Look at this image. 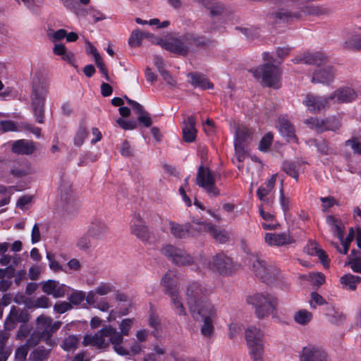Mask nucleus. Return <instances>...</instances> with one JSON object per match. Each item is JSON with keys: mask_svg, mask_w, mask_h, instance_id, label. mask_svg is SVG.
Segmentation results:
<instances>
[{"mask_svg": "<svg viewBox=\"0 0 361 361\" xmlns=\"http://www.w3.org/2000/svg\"><path fill=\"white\" fill-rule=\"evenodd\" d=\"M247 343H263L264 334L256 326L248 327L245 332Z\"/></svg>", "mask_w": 361, "mask_h": 361, "instance_id": "4c0bfd02", "label": "nucleus"}, {"mask_svg": "<svg viewBox=\"0 0 361 361\" xmlns=\"http://www.w3.org/2000/svg\"><path fill=\"white\" fill-rule=\"evenodd\" d=\"M51 348L50 347L49 349H47L44 346H39L30 353L29 358L32 361H47Z\"/></svg>", "mask_w": 361, "mask_h": 361, "instance_id": "79ce46f5", "label": "nucleus"}, {"mask_svg": "<svg viewBox=\"0 0 361 361\" xmlns=\"http://www.w3.org/2000/svg\"><path fill=\"white\" fill-rule=\"evenodd\" d=\"M106 339L113 346L117 344H121L123 341V336L111 326H107L104 328Z\"/></svg>", "mask_w": 361, "mask_h": 361, "instance_id": "c9c22d12", "label": "nucleus"}, {"mask_svg": "<svg viewBox=\"0 0 361 361\" xmlns=\"http://www.w3.org/2000/svg\"><path fill=\"white\" fill-rule=\"evenodd\" d=\"M300 361H316V348L314 346L303 348Z\"/></svg>", "mask_w": 361, "mask_h": 361, "instance_id": "09e8293b", "label": "nucleus"}, {"mask_svg": "<svg viewBox=\"0 0 361 361\" xmlns=\"http://www.w3.org/2000/svg\"><path fill=\"white\" fill-rule=\"evenodd\" d=\"M215 182V176L212 171L207 167L200 166L196 176V184L202 188L209 195L216 197L219 195V190Z\"/></svg>", "mask_w": 361, "mask_h": 361, "instance_id": "f8f14e48", "label": "nucleus"}, {"mask_svg": "<svg viewBox=\"0 0 361 361\" xmlns=\"http://www.w3.org/2000/svg\"><path fill=\"white\" fill-rule=\"evenodd\" d=\"M209 230V234L212 238L220 243H225L229 239V235L225 230H219L214 226H205L204 228Z\"/></svg>", "mask_w": 361, "mask_h": 361, "instance_id": "37998d69", "label": "nucleus"}, {"mask_svg": "<svg viewBox=\"0 0 361 361\" xmlns=\"http://www.w3.org/2000/svg\"><path fill=\"white\" fill-rule=\"evenodd\" d=\"M253 132L243 125H238L235 128L234 147L235 155L239 161L245 158L247 152V145L252 140Z\"/></svg>", "mask_w": 361, "mask_h": 361, "instance_id": "9b49d317", "label": "nucleus"}, {"mask_svg": "<svg viewBox=\"0 0 361 361\" xmlns=\"http://www.w3.org/2000/svg\"><path fill=\"white\" fill-rule=\"evenodd\" d=\"M133 319H124L121 321L119 324L120 333L122 335L128 336L129 334L130 330L133 326Z\"/></svg>", "mask_w": 361, "mask_h": 361, "instance_id": "6e6d98bb", "label": "nucleus"}, {"mask_svg": "<svg viewBox=\"0 0 361 361\" xmlns=\"http://www.w3.org/2000/svg\"><path fill=\"white\" fill-rule=\"evenodd\" d=\"M87 135V129L85 128V127L80 126L74 137V145L77 147H80L83 144Z\"/></svg>", "mask_w": 361, "mask_h": 361, "instance_id": "603ef678", "label": "nucleus"}, {"mask_svg": "<svg viewBox=\"0 0 361 361\" xmlns=\"http://www.w3.org/2000/svg\"><path fill=\"white\" fill-rule=\"evenodd\" d=\"M191 228L190 223L180 224L171 220L168 221L169 233L175 239L182 240L193 235Z\"/></svg>", "mask_w": 361, "mask_h": 361, "instance_id": "4468645a", "label": "nucleus"}, {"mask_svg": "<svg viewBox=\"0 0 361 361\" xmlns=\"http://www.w3.org/2000/svg\"><path fill=\"white\" fill-rule=\"evenodd\" d=\"M280 205L283 211L284 214H286L290 208V200L288 197H286L283 193V190L281 188L280 190Z\"/></svg>", "mask_w": 361, "mask_h": 361, "instance_id": "bf43d9fd", "label": "nucleus"}, {"mask_svg": "<svg viewBox=\"0 0 361 361\" xmlns=\"http://www.w3.org/2000/svg\"><path fill=\"white\" fill-rule=\"evenodd\" d=\"M345 146L350 147L354 154H361V142L357 137H353L345 142Z\"/></svg>", "mask_w": 361, "mask_h": 361, "instance_id": "5fc2aeb1", "label": "nucleus"}, {"mask_svg": "<svg viewBox=\"0 0 361 361\" xmlns=\"http://www.w3.org/2000/svg\"><path fill=\"white\" fill-rule=\"evenodd\" d=\"M51 303L49 299L46 296H41L32 302V306L35 308H48Z\"/></svg>", "mask_w": 361, "mask_h": 361, "instance_id": "680f3d73", "label": "nucleus"}, {"mask_svg": "<svg viewBox=\"0 0 361 361\" xmlns=\"http://www.w3.org/2000/svg\"><path fill=\"white\" fill-rule=\"evenodd\" d=\"M78 344V338L73 335H71L64 339L61 348L66 351H71L77 348Z\"/></svg>", "mask_w": 361, "mask_h": 361, "instance_id": "8fccbe9b", "label": "nucleus"}, {"mask_svg": "<svg viewBox=\"0 0 361 361\" xmlns=\"http://www.w3.org/2000/svg\"><path fill=\"white\" fill-rule=\"evenodd\" d=\"M161 253L172 264L178 267L193 264L194 257L184 249L172 244L164 245L161 249Z\"/></svg>", "mask_w": 361, "mask_h": 361, "instance_id": "9d476101", "label": "nucleus"}, {"mask_svg": "<svg viewBox=\"0 0 361 361\" xmlns=\"http://www.w3.org/2000/svg\"><path fill=\"white\" fill-rule=\"evenodd\" d=\"M28 349L29 348L25 345L18 347L15 352L16 361H25L28 353Z\"/></svg>", "mask_w": 361, "mask_h": 361, "instance_id": "052dcab7", "label": "nucleus"}, {"mask_svg": "<svg viewBox=\"0 0 361 361\" xmlns=\"http://www.w3.org/2000/svg\"><path fill=\"white\" fill-rule=\"evenodd\" d=\"M272 140L273 135L271 133H268L260 140L259 149L261 151H267L270 147Z\"/></svg>", "mask_w": 361, "mask_h": 361, "instance_id": "13d9d810", "label": "nucleus"}, {"mask_svg": "<svg viewBox=\"0 0 361 361\" xmlns=\"http://www.w3.org/2000/svg\"><path fill=\"white\" fill-rule=\"evenodd\" d=\"M354 272L361 273V258L360 257H349L347 262Z\"/></svg>", "mask_w": 361, "mask_h": 361, "instance_id": "0e129e2a", "label": "nucleus"}, {"mask_svg": "<svg viewBox=\"0 0 361 361\" xmlns=\"http://www.w3.org/2000/svg\"><path fill=\"white\" fill-rule=\"evenodd\" d=\"M71 309V304L66 301L56 303L54 306V310L59 314H63Z\"/></svg>", "mask_w": 361, "mask_h": 361, "instance_id": "69168bd1", "label": "nucleus"}, {"mask_svg": "<svg viewBox=\"0 0 361 361\" xmlns=\"http://www.w3.org/2000/svg\"><path fill=\"white\" fill-rule=\"evenodd\" d=\"M36 149L35 143L29 140H18L12 145V152L18 154H32Z\"/></svg>", "mask_w": 361, "mask_h": 361, "instance_id": "b1692460", "label": "nucleus"}, {"mask_svg": "<svg viewBox=\"0 0 361 361\" xmlns=\"http://www.w3.org/2000/svg\"><path fill=\"white\" fill-rule=\"evenodd\" d=\"M61 324L62 322L59 321L53 322L51 317L39 315L36 319V329L31 331L24 345L28 348H32L43 341L48 346L54 348L57 343L56 340L52 338V335L59 330Z\"/></svg>", "mask_w": 361, "mask_h": 361, "instance_id": "f257e3e1", "label": "nucleus"}, {"mask_svg": "<svg viewBox=\"0 0 361 361\" xmlns=\"http://www.w3.org/2000/svg\"><path fill=\"white\" fill-rule=\"evenodd\" d=\"M293 318L296 324L305 326L312 320L313 314L307 310L301 309L294 313Z\"/></svg>", "mask_w": 361, "mask_h": 361, "instance_id": "ea45409f", "label": "nucleus"}, {"mask_svg": "<svg viewBox=\"0 0 361 361\" xmlns=\"http://www.w3.org/2000/svg\"><path fill=\"white\" fill-rule=\"evenodd\" d=\"M252 271L256 276L267 283H271L279 276V269L273 264H268L257 255H251Z\"/></svg>", "mask_w": 361, "mask_h": 361, "instance_id": "6e6552de", "label": "nucleus"}, {"mask_svg": "<svg viewBox=\"0 0 361 361\" xmlns=\"http://www.w3.org/2000/svg\"><path fill=\"white\" fill-rule=\"evenodd\" d=\"M265 243L269 246H283L294 243L288 233H267L264 236Z\"/></svg>", "mask_w": 361, "mask_h": 361, "instance_id": "a211bd4d", "label": "nucleus"}, {"mask_svg": "<svg viewBox=\"0 0 361 361\" xmlns=\"http://www.w3.org/2000/svg\"><path fill=\"white\" fill-rule=\"evenodd\" d=\"M327 225L330 227L334 234L339 239H343L345 231V225L341 219L334 215H328L326 218Z\"/></svg>", "mask_w": 361, "mask_h": 361, "instance_id": "c85d7f7f", "label": "nucleus"}, {"mask_svg": "<svg viewBox=\"0 0 361 361\" xmlns=\"http://www.w3.org/2000/svg\"><path fill=\"white\" fill-rule=\"evenodd\" d=\"M292 61L294 63L312 65L315 63L316 56L312 53L304 52L295 56Z\"/></svg>", "mask_w": 361, "mask_h": 361, "instance_id": "c03bdc74", "label": "nucleus"}, {"mask_svg": "<svg viewBox=\"0 0 361 361\" xmlns=\"http://www.w3.org/2000/svg\"><path fill=\"white\" fill-rule=\"evenodd\" d=\"M49 83L38 80L32 85L31 93V106L36 121L39 123L44 122L45 100L49 93Z\"/></svg>", "mask_w": 361, "mask_h": 361, "instance_id": "f03ea898", "label": "nucleus"}, {"mask_svg": "<svg viewBox=\"0 0 361 361\" xmlns=\"http://www.w3.org/2000/svg\"><path fill=\"white\" fill-rule=\"evenodd\" d=\"M27 321V315L13 306L6 318L4 326L6 330L10 331L15 327L16 322L25 323Z\"/></svg>", "mask_w": 361, "mask_h": 361, "instance_id": "5701e85b", "label": "nucleus"}, {"mask_svg": "<svg viewBox=\"0 0 361 361\" xmlns=\"http://www.w3.org/2000/svg\"><path fill=\"white\" fill-rule=\"evenodd\" d=\"M343 46L348 50L361 51V32L357 30H348Z\"/></svg>", "mask_w": 361, "mask_h": 361, "instance_id": "aec40b11", "label": "nucleus"}, {"mask_svg": "<svg viewBox=\"0 0 361 361\" xmlns=\"http://www.w3.org/2000/svg\"><path fill=\"white\" fill-rule=\"evenodd\" d=\"M72 293L68 295V299L71 305H78L85 300V293L82 290H73L71 288Z\"/></svg>", "mask_w": 361, "mask_h": 361, "instance_id": "49530a36", "label": "nucleus"}, {"mask_svg": "<svg viewBox=\"0 0 361 361\" xmlns=\"http://www.w3.org/2000/svg\"><path fill=\"white\" fill-rule=\"evenodd\" d=\"M257 80L269 87L278 89L281 87V71L280 68L270 63H264L251 71Z\"/></svg>", "mask_w": 361, "mask_h": 361, "instance_id": "39448f33", "label": "nucleus"}, {"mask_svg": "<svg viewBox=\"0 0 361 361\" xmlns=\"http://www.w3.org/2000/svg\"><path fill=\"white\" fill-rule=\"evenodd\" d=\"M209 290L202 284L193 281L190 283L185 290V300L190 312H197L203 309L206 304H212L207 296Z\"/></svg>", "mask_w": 361, "mask_h": 361, "instance_id": "7ed1b4c3", "label": "nucleus"}, {"mask_svg": "<svg viewBox=\"0 0 361 361\" xmlns=\"http://www.w3.org/2000/svg\"><path fill=\"white\" fill-rule=\"evenodd\" d=\"M205 6L209 10L212 16H219L224 10L222 4L213 1H207Z\"/></svg>", "mask_w": 361, "mask_h": 361, "instance_id": "3c124183", "label": "nucleus"}, {"mask_svg": "<svg viewBox=\"0 0 361 361\" xmlns=\"http://www.w3.org/2000/svg\"><path fill=\"white\" fill-rule=\"evenodd\" d=\"M336 103L334 99L331 98V95L329 97H321L317 99V111L324 110L329 108L331 103Z\"/></svg>", "mask_w": 361, "mask_h": 361, "instance_id": "4d7b16f0", "label": "nucleus"}, {"mask_svg": "<svg viewBox=\"0 0 361 361\" xmlns=\"http://www.w3.org/2000/svg\"><path fill=\"white\" fill-rule=\"evenodd\" d=\"M98 295L104 296L116 290L115 286L109 282H102L95 288Z\"/></svg>", "mask_w": 361, "mask_h": 361, "instance_id": "de8ad7c7", "label": "nucleus"}, {"mask_svg": "<svg viewBox=\"0 0 361 361\" xmlns=\"http://www.w3.org/2000/svg\"><path fill=\"white\" fill-rule=\"evenodd\" d=\"M47 258L49 262V267L54 271H59L62 270L61 266L57 261L55 260V256L50 252H47Z\"/></svg>", "mask_w": 361, "mask_h": 361, "instance_id": "774afa93", "label": "nucleus"}, {"mask_svg": "<svg viewBox=\"0 0 361 361\" xmlns=\"http://www.w3.org/2000/svg\"><path fill=\"white\" fill-rule=\"evenodd\" d=\"M320 200L322 202V210L323 212L327 211L336 204L335 198L331 196L321 197Z\"/></svg>", "mask_w": 361, "mask_h": 361, "instance_id": "e2e57ef3", "label": "nucleus"}, {"mask_svg": "<svg viewBox=\"0 0 361 361\" xmlns=\"http://www.w3.org/2000/svg\"><path fill=\"white\" fill-rule=\"evenodd\" d=\"M153 35L149 32H142L139 29L134 30L129 39L128 44L131 47H137L141 45L142 40L144 38H152Z\"/></svg>", "mask_w": 361, "mask_h": 361, "instance_id": "58836bf2", "label": "nucleus"}, {"mask_svg": "<svg viewBox=\"0 0 361 361\" xmlns=\"http://www.w3.org/2000/svg\"><path fill=\"white\" fill-rule=\"evenodd\" d=\"M357 97V92L350 87L343 86L336 90L331 98L335 99L337 103H348L355 100Z\"/></svg>", "mask_w": 361, "mask_h": 361, "instance_id": "dca6fc26", "label": "nucleus"}, {"mask_svg": "<svg viewBox=\"0 0 361 361\" xmlns=\"http://www.w3.org/2000/svg\"><path fill=\"white\" fill-rule=\"evenodd\" d=\"M303 162L300 161H284L282 165L283 171L295 180H298L300 172L303 171Z\"/></svg>", "mask_w": 361, "mask_h": 361, "instance_id": "7c9ffc66", "label": "nucleus"}, {"mask_svg": "<svg viewBox=\"0 0 361 361\" xmlns=\"http://www.w3.org/2000/svg\"><path fill=\"white\" fill-rule=\"evenodd\" d=\"M247 301L255 307L258 318L262 319L272 314L277 305V299L270 293H256L247 298Z\"/></svg>", "mask_w": 361, "mask_h": 361, "instance_id": "423d86ee", "label": "nucleus"}, {"mask_svg": "<svg viewBox=\"0 0 361 361\" xmlns=\"http://www.w3.org/2000/svg\"><path fill=\"white\" fill-rule=\"evenodd\" d=\"M31 329L27 326L22 325L19 327L17 333H16V339L18 341H23L26 338H28L30 334Z\"/></svg>", "mask_w": 361, "mask_h": 361, "instance_id": "338daca9", "label": "nucleus"}, {"mask_svg": "<svg viewBox=\"0 0 361 361\" xmlns=\"http://www.w3.org/2000/svg\"><path fill=\"white\" fill-rule=\"evenodd\" d=\"M188 45L189 46L190 51H193L199 47L207 46L208 40L204 37L200 36L195 33H186L185 34Z\"/></svg>", "mask_w": 361, "mask_h": 361, "instance_id": "f704fd0d", "label": "nucleus"}, {"mask_svg": "<svg viewBox=\"0 0 361 361\" xmlns=\"http://www.w3.org/2000/svg\"><path fill=\"white\" fill-rule=\"evenodd\" d=\"M248 346L249 355L252 361H263L264 359V343H247Z\"/></svg>", "mask_w": 361, "mask_h": 361, "instance_id": "e433bc0d", "label": "nucleus"}, {"mask_svg": "<svg viewBox=\"0 0 361 361\" xmlns=\"http://www.w3.org/2000/svg\"><path fill=\"white\" fill-rule=\"evenodd\" d=\"M59 205L62 209L71 214L76 212L79 207V203L68 184L60 187Z\"/></svg>", "mask_w": 361, "mask_h": 361, "instance_id": "ddd939ff", "label": "nucleus"}, {"mask_svg": "<svg viewBox=\"0 0 361 361\" xmlns=\"http://www.w3.org/2000/svg\"><path fill=\"white\" fill-rule=\"evenodd\" d=\"M108 231V226L101 219H95L92 220L88 229L90 235L96 238H102Z\"/></svg>", "mask_w": 361, "mask_h": 361, "instance_id": "c756f323", "label": "nucleus"}, {"mask_svg": "<svg viewBox=\"0 0 361 361\" xmlns=\"http://www.w3.org/2000/svg\"><path fill=\"white\" fill-rule=\"evenodd\" d=\"M336 75V68L329 56L322 51L317 52V83L329 85Z\"/></svg>", "mask_w": 361, "mask_h": 361, "instance_id": "1a4fd4ad", "label": "nucleus"}, {"mask_svg": "<svg viewBox=\"0 0 361 361\" xmlns=\"http://www.w3.org/2000/svg\"><path fill=\"white\" fill-rule=\"evenodd\" d=\"M11 174L20 178L32 173V168L30 162L26 160H18L12 162L10 165Z\"/></svg>", "mask_w": 361, "mask_h": 361, "instance_id": "4be33fe9", "label": "nucleus"}, {"mask_svg": "<svg viewBox=\"0 0 361 361\" xmlns=\"http://www.w3.org/2000/svg\"><path fill=\"white\" fill-rule=\"evenodd\" d=\"M340 281L345 288L355 290L357 284L361 282V277L351 274H347L341 277Z\"/></svg>", "mask_w": 361, "mask_h": 361, "instance_id": "a19ab883", "label": "nucleus"}, {"mask_svg": "<svg viewBox=\"0 0 361 361\" xmlns=\"http://www.w3.org/2000/svg\"><path fill=\"white\" fill-rule=\"evenodd\" d=\"M42 289L44 293L58 298L65 296L71 288L65 284L60 283L57 281L48 280L42 283Z\"/></svg>", "mask_w": 361, "mask_h": 361, "instance_id": "2eb2a0df", "label": "nucleus"}, {"mask_svg": "<svg viewBox=\"0 0 361 361\" xmlns=\"http://www.w3.org/2000/svg\"><path fill=\"white\" fill-rule=\"evenodd\" d=\"M82 344L85 346L92 345L100 349L108 348L109 341L106 339L104 328L94 335L88 334L85 336L82 341Z\"/></svg>", "mask_w": 361, "mask_h": 361, "instance_id": "6ab92c4d", "label": "nucleus"}, {"mask_svg": "<svg viewBox=\"0 0 361 361\" xmlns=\"http://www.w3.org/2000/svg\"><path fill=\"white\" fill-rule=\"evenodd\" d=\"M214 267L221 274H227L232 268V261L224 253H218L214 257Z\"/></svg>", "mask_w": 361, "mask_h": 361, "instance_id": "a878e982", "label": "nucleus"}, {"mask_svg": "<svg viewBox=\"0 0 361 361\" xmlns=\"http://www.w3.org/2000/svg\"><path fill=\"white\" fill-rule=\"evenodd\" d=\"M341 127V116L340 115L322 119L317 121V132L326 130L335 131Z\"/></svg>", "mask_w": 361, "mask_h": 361, "instance_id": "bb28decb", "label": "nucleus"}, {"mask_svg": "<svg viewBox=\"0 0 361 361\" xmlns=\"http://www.w3.org/2000/svg\"><path fill=\"white\" fill-rule=\"evenodd\" d=\"M131 233L142 241L149 238V232L140 215H135L130 225Z\"/></svg>", "mask_w": 361, "mask_h": 361, "instance_id": "412c9836", "label": "nucleus"}, {"mask_svg": "<svg viewBox=\"0 0 361 361\" xmlns=\"http://www.w3.org/2000/svg\"><path fill=\"white\" fill-rule=\"evenodd\" d=\"M183 140L187 142H192L196 137L195 119L194 116H188L183 123Z\"/></svg>", "mask_w": 361, "mask_h": 361, "instance_id": "cd10ccee", "label": "nucleus"}, {"mask_svg": "<svg viewBox=\"0 0 361 361\" xmlns=\"http://www.w3.org/2000/svg\"><path fill=\"white\" fill-rule=\"evenodd\" d=\"M302 104L307 108V111L314 112L316 109V97L313 94H306Z\"/></svg>", "mask_w": 361, "mask_h": 361, "instance_id": "864d4df0", "label": "nucleus"}, {"mask_svg": "<svg viewBox=\"0 0 361 361\" xmlns=\"http://www.w3.org/2000/svg\"><path fill=\"white\" fill-rule=\"evenodd\" d=\"M161 284L164 287L165 293L167 295L172 293V292L178 291L176 275L171 271L166 272L164 275L161 279Z\"/></svg>", "mask_w": 361, "mask_h": 361, "instance_id": "72a5a7b5", "label": "nucleus"}, {"mask_svg": "<svg viewBox=\"0 0 361 361\" xmlns=\"http://www.w3.org/2000/svg\"><path fill=\"white\" fill-rule=\"evenodd\" d=\"M190 82L195 87H200L202 90L213 88V84L202 74L190 73L188 74Z\"/></svg>", "mask_w": 361, "mask_h": 361, "instance_id": "2f4dec72", "label": "nucleus"}, {"mask_svg": "<svg viewBox=\"0 0 361 361\" xmlns=\"http://www.w3.org/2000/svg\"><path fill=\"white\" fill-rule=\"evenodd\" d=\"M185 38V35H183L178 38L173 39L164 44L165 49L175 54L185 56L191 51Z\"/></svg>", "mask_w": 361, "mask_h": 361, "instance_id": "f3484780", "label": "nucleus"}, {"mask_svg": "<svg viewBox=\"0 0 361 361\" xmlns=\"http://www.w3.org/2000/svg\"><path fill=\"white\" fill-rule=\"evenodd\" d=\"M279 130L280 133L286 138L288 142L296 143L297 137L295 133V128L291 123L286 118L279 119Z\"/></svg>", "mask_w": 361, "mask_h": 361, "instance_id": "393cba45", "label": "nucleus"}, {"mask_svg": "<svg viewBox=\"0 0 361 361\" xmlns=\"http://www.w3.org/2000/svg\"><path fill=\"white\" fill-rule=\"evenodd\" d=\"M171 298V302L173 305L176 313L179 315H185V310L183 305L179 298L178 291L172 292V293L168 294Z\"/></svg>", "mask_w": 361, "mask_h": 361, "instance_id": "a18cd8bd", "label": "nucleus"}, {"mask_svg": "<svg viewBox=\"0 0 361 361\" xmlns=\"http://www.w3.org/2000/svg\"><path fill=\"white\" fill-rule=\"evenodd\" d=\"M297 0H283L281 5L284 7L273 13L271 16L276 23L288 22L293 19H299L304 16L313 15L314 7L304 6L301 11L295 10V2Z\"/></svg>", "mask_w": 361, "mask_h": 361, "instance_id": "20e7f679", "label": "nucleus"}, {"mask_svg": "<svg viewBox=\"0 0 361 361\" xmlns=\"http://www.w3.org/2000/svg\"><path fill=\"white\" fill-rule=\"evenodd\" d=\"M190 314L195 320L202 322L200 329L202 335L207 338L211 337L214 331V322L217 317L216 307L213 304H206L203 309Z\"/></svg>", "mask_w": 361, "mask_h": 361, "instance_id": "0eeeda50", "label": "nucleus"}, {"mask_svg": "<svg viewBox=\"0 0 361 361\" xmlns=\"http://www.w3.org/2000/svg\"><path fill=\"white\" fill-rule=\"evenodd\" d=\"M276 175H273L266 183L262 185L257 191L259 199L264 203H269L267 195L274 189L276 183Z\"/></svg>", "mask_w": 361, "mask_h": 361, "instance_id": "473e14b6", "label": "nucleus"}]
</instances>
